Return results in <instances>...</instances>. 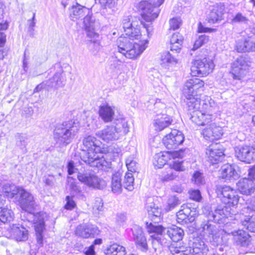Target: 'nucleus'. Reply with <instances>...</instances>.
I'll return each mask as SVG.
<instances>
[{"mask_svg": "<svg viewBox=\"0 0 255 255\" xmlns=\"http://www.w3.org/2000/svg\"><path fill=\"white\" fill-rule=\"evenodd\" d=\"M66 204H65V209L72 210L76 207V204L72 197L66 196Z\"/></svg>", "mask_w": 255, "mask_h": 255, "instance_id": "nucleus-59", "label": "nucleus"}, {"mask_svg": "<svg viewBox=\"0 0 255 255\" xmlns=\"http://www.w3.org/2000/svg\"><path fill=\"white\" fill-rule=\"evenodd\" d=\"M134 180L132 173L128 172L125 176L123 186L127 190L131 191L133 189Z\"/></svg>", "mask_w": 255, "mask_h": 255, "instance_id": "nucleus-46", "label": "nucleus"}, {"mask_svg": "<svg viewBox=\"0 0 255 255\" xmlns=\"http://www.w3.org/2000/svg\"><path fill=\"white\" fill-rule=\"evenodd\" d=\"M106 255H125V248L117 244H114L107 248Z\"/></svg>", "mask_w": 255, "mask_h": 255, "instance_id": "nucleus-40", "label": "nucleus"}, {"mask_svg": "<svg viewBox=\"0 0 255 255\" xmlns=\"http://www.w3.org/2000/svg\"><path fill=\"white\" fill-rule=\"evenodd\" d=\"M139 20L131 16H124L123 28L128 37L121 36L117 40L118 52L128 59L138 57L147 47L148 40L141 34Z\"/></svg>", "mask_w": 255, "mask_h": 255, "instance_id": "nucleus-2", "label": "nucleus"}, {"mask_svg": "<svg viewBox=\"0 0 255 255\" xmlns=\"http://www.w3.org/2000/svg\"><path fill=\"white\" fill-rule=\"evenodd\" d=\"M1 190L3 194L2 195L8 198H12L18 194H19V202L20 207L27 212L28 221L33 222L37 243L42 246L45 224L43 217L40 214H34L35 203L33 196L23 188L9 183L4 184Z\"/></svg>", "mask_w": 255, "mask_h": 255, "instance_id": "nucleus-3", "label": "nucleus"}, {"mask_svg": "<svg viewBox=\"0 0 255 255\" xmlns=\"http://www.w3.org/2000/svg\"><path fill=\"white\" fill-rule=\"evenodd\" d=\"M240 220L245 228L255 233V205L243 207L241 211Z\"/></svg>", "mask_w": 255, "mask_h": 255, "instance_id": "nucleus-11", "label": "nucleus"}, {"mask_svg": "<svg viewBox=\"0 0 255 255\" xmlns=\"http://www.w3.org/2000/svg\"><path fill=\"white\" fill-rule=\"evenodd\" d=\"M214 66L213 61L209 58L196 60L192 62L191 73L194 76H206L212 72Z\"/></svg>", "mask_w": 255, "mask_h": 255, "instance_id": "nucleus-10", "label": "nucleus"}, {"mask_svg": "<svg viewBox=\"0 0 255 255\" xmlns=\"http://www.w3.org/2000/svg\"><path fill=\"white\" fill-rule=\"evenodd\" d=\"M172 122L173 120L169 116L163 113H157L153 122L155 130L161 131L171 125Z\"/></svg>", "mask_w": 255, "mask_h": 255, "instance_id": "nucleus-28", "label": "nucleus"}, {"mask_svg": "<svg viewBox=\"0 0 255 255\" xmlns=\"http://www.w3.org/2000/svg\"><path fill=\"white\" fill-rule=\"evenodd\" d=\"M192 180L194 183L197 185H200L204 183V180L203 179L202 174L199 171H196L193 175Z\"/></svg>", "mask_w": 255, "mask_h": 255, "instance_id": "nucleus-56", "label": "nucleus"}, {"mask_svg": "<svg viewBox=\"0 0 255 255\" xmlns=\"http://www.w3.org/2000/svg\"><path fill=\"white\" fill-rule=\"evenodd\" d=\"M180 203V200L175 195H171L169 196L167 199V204L165 207V210L166 212H169L179 205Z\"/></svg>", "mask_w": 255, "mask_h": 255, "instance_id": "nucleus-44", "label": "nucleus"}, {"mask_svg": "<svg viewBox=\"0 0 255 255\" xmlns=\"http://www.w3.org/2000/svg\"><path fill=\"white\" fill-rule=\"evenodd\" d=\"M123 184L121 183V174L116 172L113 174L111 182V188L113 192L120 194L122 192Z\"/></svg>", "mask_w": 255, "mask_h": 255, "instance_id": "nucleus-39", "label": "nucleus"}, {"mask_svg": "<svg viewBox=\"0 0 255 255\" xmlns=\"http://www.w3.org/2000/svg\"><path fill=\"white\" fill-rule=\"evenodd\" d=\"M100 154H96L90 159L84 160V162L90 166H95L98 168L105 171H108L111 168L112 163L110 160H107Z\"/></svg>", "mask_w": 255, "mask_h": 255, "instance_id": "nucleus-21", "label": "nucleus"}, {"mask_svg": "<svg viewBox=\"0 0 255 255\" xmlns=\"http://www.w3.org/2000/svg\"><path fill=\"white\" fill-rule=\"evenodd\" d=\"M146 229L149 234H153L150 237L152 239L153 248L156 250L157 248L161 244V236L163 233H165L166 228L161 225L146 223Z\"/></svg>", "mask_w": 255, "mask_h": 255, "instance_id": "nucleus-16", "label": "nucleus"}, {"mask_svg": "<svg viewBox=\"0 0 255 255\" xmlns=\"http://www.w3.org/2000/svg\"><path fill=\"white\" fill-rule=\"evenodd\" d=\"M181 23L182 21L180 18L174 17L170 19L169 20L170 29L175 30L178 29L180 27Z\"/></svg>", "mask_w": 255, "mask_h": 255, "instance_id": "nucleus-53", "label": "nucleus"}, {"mask_svg": "<svg viewBox=\"0 0 255 255\" xmlns=\"http://www.w3.org/2000/svg\"><path fill=\"white\" fill-rule=\"evenodd\" d=\"M177 176L176 172L174 171L172 168L168 166L161 173V178L164 181H168L174 179Z\"/></svg>", "mask_w": 255, "mask_h": 255, "instance_id": "nucleus-43", "label": "nucleus"}, {"mask_svg": "<svg viewBox=\"0 0 255 255\" xmlns=\"http://www.w3.org/2000/svg\"><path fill=\"white\" fill-rule=\"evenodd\" d=\"M250 29L253 35L249 36L248 39H245L246 45L248 47H251L250 51H255V24Z\"/></svg>", "mask_w": 255, "mask_h": 255, "instance_id": "nucleus-47", "label": "nucleus"}, {"mask_svg": "<svg viewBox=\"0 0 255 255\" xmlns=\"http://www.w3.org/2000/svg\"><path fill=\"white\" fill-rule=\"evenodd\" d=\"M164 0H143L140 2L138 7L141 10V15L147 23H143L146 29L147 36L150 38L152 35L153 26L151 22L156 18L159 14L158 7L164 2Z\"/></svg>", "mask_w": 255, "mask_h": 255, "instance_id": "nucleus-5", "label": "nucleus"}, {"mask_svg": "<svg viewBox=\"0 0 255 255\" xmlns=\"http://www.w3.org/2000/svg\"><path fill=\"white\" fill-rule=\"evenodd\" d=\"M208 252V246L203 239L200 238L194 239L190 247V253L197 255H207Z\"/></svg>", "mask_w": 255, "mask_h": 255, "instance_id": "nucleus-29", "label": "nucleus"}, {"mask_svg": "<svg viewBox=\"0 0 255 255\" xmlns=\"http://www.w3.org/2000/svg\"><path fill=\"white\" fill-rule=\"evenodd\" d=\"M183 40V36L179 33H174L170 38V42L171 44L182 43Z\"/></svg>", "mask_w": 255, "mask_h": 255, "instance_id": "nucleus-60", "label": "nucleus"}, {"mask_svg": "<svg viewBox=\"0 0 255 255\" xmlns=\"http://www.w3.org/2000/svg\"><path fill=\"white\" fill-rule=\"evenodd\" d=\"M61 74L59 73H56L52 79H50L49 81H47L46 83H42L38 85L34 90V92H38L40 91L42 88H44V86H47L48 87H54L57 88L60 87L62 84V81L61 80Z\"/></svg>", "mask_w": 255, "mask_h": 255, "instance_id": "nucleus-36", "label": "nucleus"}, {"mask_svg": "<svg viewBox=\"0 0 255 255\" xmlns=\"http://www.w3.org/2000/svg\"><path fill=\"white\" fill-rule=\"evenodd\" d=\"M190 197L191 199L199 201L201 199V195L199 190H193L189 192Z\"/></svg>", "mask_w": 255, "mask_h": 255, "instance_id": "nucleus-61", "label": "nucleus"}, {"mask_svg": "<svg viewBox=\"0 0 255 255\" xmlns=\"http://www.w3.org/2000/svg\"><path fill=\"white\" fill-rule=\"evenodd\" d=\"M236 157L240 161L251 163L255 160V149L250 146L243 145L235 148Z\"/></svg>", "mask_w": 255, "mask_h": 255, "instance_id": "nucleus-15", "label": "nucleus"}, {"mask_svg": "<svg viewBox=\"0 0 255 255\" xmlns=\"http://www.w3.org/2000/svg\"><path fill=\"white\" fill-rule=\"evenodd\" d=\"M112 126L115 128V130L118 134H119L120 137L121 136L126 135L129 131V126L128 121L124 118L116 120Z\"/></svg>", "mask_w": 255, "mask_h": 255, "instance_id": "nucleus-34", "label": "nucleus"}, {"mask_svg": "<svg viewBox=\"0 0 255 255\" xmlns=\"http://www.w3.org/2000/svg\"><path fill=\"white\" fill-rule=\"evenodd\" d=\"M248 70V64L245 58L242 57L238 58L233 63L232 70L230 72V77L232 78L231 84L237 88H240Z\"/></svg>", "mask_w": 255, "mask_h": 255, "instance_id": "nucleus-7", "label": "nucleus"}, {"mask_svg": "<svg viewBox=\"0 0 255 255\" xmlns=\"http://www.w3.org/2000/svg\"><path fill=\"white\" fill-rule=\"evenodd\" d=\"M93 208L94 211H102L103 208V202L102 198L100 197H97L95 199Z\"/></svg>", "mask_w": 255, "mask_h": 255, "instance_id": "nucleus-58", "label": "nucleus"}, {"mask_svg": "<svg viewBox=\"0 0 255 255\" xmlns=\"http://www.w3.org/2000/svg\"><path fill=\"white\" fill-rule=\"evenodd\" d=\"M249 177L242 178L236 184L238 190L243 195H250L255 191V181Z\"/></svg>", "mask_w": 255, "mask_h": 255, "instance_id": "nucleus-23", "label": "nucleus"}, {"mask_svg": "<svg viewBox=\"0 0 255 255\" xmlns=\"http://www.w3.org/2000/svg\"><path fill=\"white\" fill-rule=\"evenodd\" d=\"M220 172L221 177L226 181L236 180L240 177V174L235 169V166L229 164L222 166Z\"/></svg>", "mask_w": 255, "mask_h": 255, "instance_id": "nucleus-30", "label": "nucleus"}, {"mask_svg": "<svg viewBox=\"0 0 255 255\" xmlns=\"http://www.w3.org/2000/svg\"><path fill=\"white\" fill-rule=\"evenodd\" d=\"M145 208L148 213L149 217L153 222L158 223L160 221L161 209L154 203L153 197H149L146 199Z\"/></svg>", "mask_w": 255, "mask_h": 255, "instance_id": "nucleus-20", "label": "nucleus"}, {"mask_svg": "<svg viewBox=\"0 0 255 255\" xmlns=\"http://www.w3.org/2000/svg\"><path fill=\"white\" fill-rule=\"evenodd\" d=\"M68 185L70 186L72 190L74 191H79L78 187L77 186L75 179L73 177H68L67 178Z\"/></svg>", "mask_w": 255, "mask_h": 255, "instance_id": "nucleus-64", "label": "nucleus"}, {"mask_svg": "<svg viewBox=\"0 0 255 255\" xmlns=\"http://www.w3.org/2000/svg\"><path fill=\"white\" fill-rule=\"evenodd\" d=\"M99 228L91 224H83L77 227L75 234L83 238H94L100 233Z\"/></svg>", "mask_w": 255, "mask_h": 255, "instance_id": "nucleus-18", "label": "nucleus"}, {"mask_svg": "<svg viewBox=\"0 0 255 255\" xmlns=\"http://www.w3.org/2000/svg\"><path fill=\"white\" fill-rule=\"evenodd\" d=\"M216 193L225 204L234 207L239 202V196L237 191L229 186H218Z\"/></svg>", "mask_w": 255, "mask_h": 255, "instance_id": "nucleus-9", "label": "nucleus"}, {"mask_svg": "<svg viewBox=\"0 0 255 255\" xmlns=\"http://www.w3.org/2000/svg\"><path fill=\"white\" fill-rule=\"evenodd\" d=\"M9 233L11 236L17 242H24L28 238V230L19 224L12 225Z\"/></svg>", "mask_w": 255, "mask_h": 255, "instance_id": "nucleus-27", "label": "nucleus"}, {"mask_svg": "<svg viewBox=\"0 0 255 255\" xmlns=\"http://www.w3.org/2000/svg\"><path fill=\"white\" fill-rule=\"evenodd\" d=\"M14 214L12 211L7 207H2L0 209V221L5 223L10 222L13 220Z\"/></svg>", "mask_w": 255, "mask_h": 255, "instance_id": "nucleus-41", "label": "nucleus"}, {"mask_svg": "<svg viewBox=\"0 0 255 255\" xmlns=\"http://www.w3.org/2000/svg\"><path fill=\"white\" fill-rule=\"evenodd\" d=\"M246 45L245 39L239 41L236 45L237 50L239 52H246L250 51L251 47H248Z\"/></svg>", "mask_w": 255, "mask_h": 255, "instance_id": "nucleus-52", "label": "nucleus"}, {"mask_svg": "<svg viewBox=\"0 0 255 255\" xmlns=\"http://www.w3.org/2000/svg\"><path fill=\"white\" fill-rule=\"evenodd\" d=\"M204 82L198 78L188 80L184 85L183 95L190 113V119L196 125L207 126L202 131L205 138L209 140L220 138L223 134L221 127L217 126L213 121L215 116L212 111L217 107V103L210 97L202 94Z\"/></svg>", "mask_w": 255, "mask_h": 255, "instance_id": "nucleus-1", "label": "nucleus"}, {"mask_svg": "<svg viewBox=\"0 0 255 255\" xmlns=\"http://www.w3.org/2000/svg\"><path fill=\"white\" fill-rule=\"evenodd\" d=\"M165 233L170 239L176 244H173L170 248L172 255H187L186 247L181 245L182 244V240L184 235L183 229L176 226L166 228Z\"/></svg>", "mask_w": 255, "mask_h": 255, "instance_id": "nucleus-6", "label": "nucleus"}, {"mask_svg": "<svg viewBox=\"0 0 255 255\" xmlns=\"http://www.w3.org/2000/svg\"><path fill=\"white\" fill-rule=\"evenodd\" d=\"M181 208L182 209L177 213V221L180 224H183L188 221V217L190 216L194 217L196 214L195 211L193 212L190 209V207L188 205H183Z\"/></svg>", "mask_w": 255, "mask_h": 255, "instance_id": "nucleus-31", "label": "nucleus"}, {"mask_svg": "<svg viewBox=\"0 0 255 255\" xmlns=\"http://www.w3.org/2000/svg\"><path fill=\"white\" fill-rule=\"evenodd\" d=\"M80 127L77 119H73L65 125V145L71 143L75 138Z\"/></svg>", "mask_w": 255, "mask_h": 255, "instance_id": "nucleus-24", "label": "nucleus"}, {"mask_svg": "<svg viewBox=\"0 0 255 255\" xmlns=\"http://www.w3.org/2000/svg\"><path fill=\"white\" fill-rule=\"evenodd\" d=\"M161 64L163 67L173 70L178 63V60L174 57L169 52L162 53L161 57Z\"/></svg>", "mask_w": 255, "mask_h": 255, "instance_id": "nucleus-33", "label": "nucleus"}, {"mask_svg": "<svg viewBox=\"0 0 255 255\" xmlns=\"http://www.w3.org/2000/svg\"><path fill=\"white\" fill-rule=\"evenodd\" d=\"M95 1L98 2L103 9L111 8L115 4L114 0H95Z\"/></svg>", "mask_w": 255, "mask_h": 255, "instance_id": "nucleus-55", "label": "nucleus"}, {"mask_svg": "<svg viewBox=\"0 0 255 255\" xmlns=\"http://www.w3.org/2000/svg\"><path fill=\"white\" fill-rule=\"evenodd\" d=\"M228 234H232L234 236V240L238 245L245 247L249 245L250 242L249 235L243 230L234 231L227 233Z\"/></svg>", "mask_w": 255, "mask_h": 255, "instance_id": "nucleus-32", "label": "nucleus"}, {"mask_svg": "<svg viewBox=\"0 0 255 255\" xmlns=\"http://www.w3.org/2000/svg\"><path fill=\"white\" fill-rule=\"evenodd\" d=\"M95 26L93 28H89L86 30L87 35L91 39L88 42V47L90 51L96 55L101 49L102 46L100 42L99 35L95 32Z\"/></svg>", "mask_w": 255, "mask_h": 255, "instance_id": "nucleus-19", "label": "nucleus"}, {"mask_svg": "<svg viewBox=\"0 0 255 255\" xmlns=\"http://www.w3.org/2000/svg\"><path fill=\"white\" fill-rule=\"evenodd\" d=\"M6 41V35L3 32H0V59L3 57L2 47L4 46Z\"/></svg>", "mask_w": 255, "mask_h": 255, "instance_id": "nucleus-63", "label": "nucleus"}, {"mask_svg": "<svg viewBox=\"0 0 255 255\" xmlns=\"http://www.w3.org/2000/svg\"><path fill=\"white\" fill-rule=\"evenodd\" d=\"M184 141L183 133L177 129H172L171 132L163 138V143L166 148L175 149Z\"/></svg>", "mask_w": 255, "mask_h": 255, "instance_id": "nucleus-12", "label": "nucleus"}, {"mask_svg": "<svg viewBox=\"0 0 255 255\" xmlns=\"http://www.w3.org/2000/svg\"><path fill=\"white\" fill-rule=\"evenodd\" d=\"M70 17L73 21L83 18L85 30L93 28L94 26V21L92 17L91 10L78 3L76 5L73 6L70 9Z\"/></svg>", "mask_w": 255, "mask_h": 255, "instance_id": "nucleus-8", "label": "nucleus"}, {"mask_svg": "<svg viewBox=\"0 0 255 255\" xmlns=\"http://www.w3.org/2000/svg\"><path fill=\"white\" fill-rule=\"evenodd\" d=\"M126 164L129 171L135 172L137 167V162L134 159L133 156H129L126 160Z\"/></svg>", "mask_w": 255, "mask_h": 255, "instance_id": "nucleus-49", "label": "nucleus"}, {"mask_svg": "<svg viewBox=\"0 0 255 255\" xmlns=\"http://www.w3.org/2000/svg\"><path fill=\"white\" fill-rule=\"evenodd\" d=\"M231 206L229 204L220 205L214 212L210 211L208 214L204 213L202 216L199 231L203 236L207 237L214 246H218L222 243L219 231L215 223L228 224L226 220L234 213Z\"/></svg>", "mask_w": 255, "mask_h": 255, "instance_id": "nucleus-4", "label": "nucleus"}, {"mask_svg": "<svg viewBox=\"0 0 255 255\" xmlns=\"http://www.w3.org/2000/svg\"><path fill=\"white\" fill-rule=\"evenodd\" d=\"M209 40V37L208 36L205 34H202L200 35L198 38L195 40L193 47L192 48L193 50H195L202 46L204 44L207 43Z\"/></svg>", "mask_w": 255, "mask_h": 255, "instance_id": "nucleus-48", "label": "nucleus"}, {"mask_svg": "<svg viewBox=\"0 0 255 255\" xmlns=\"http://www.w3.org/2000/svg\"><path fill=\"white\" fill-rule=\"evenodd\" d=\"M169 151L160 152L154 156L153 163L155 168H160L163 167L169 158Z\"/></svg>", "mask_w": 255, "mask_h": 255, "instance_id": "nucleus-38", "label": "nucleus"}, {"mask_svg": "<svg viewBox=\"0 0 255 255\" xmlns=\"http://www.w3.org/2000/svg\"><path fill=\"white\" fill-rule=\"evenodd\" d=\"M64 123L57 124L54 130V137L56 142L62 141L64 136Z\"/></svg>", "mask_w": 255, "mask_h": 255, "instance_id": "nucleus-45", "label": "nucleus"}, {"mask_svg": "<svg viewBox=\"0 0 255 255\" xmlns=\"http://www.w3.org/2000/svg\"><path fill=\"white\" fill-rule=\"evenodd\" d=\"M96 135L106 142L114 141L120 138L115 128L112 125L107 126L103 129L97 131Z\"/></svg>", "mask_w": 255, "mask_h": 255, "instance_id": "nucleus-25", "label": "nucleus"}, {"mask_svg": "<svg viewBox=\"0 0 255 255\" xmlns=\"http://www.w3.org/2000/svg\"><path fill=\"white\" fill-rule=\"evenodd\" d=\"M115 107H111L108 104L100 107L99 114L102 120L106 123L112 121L115 114Z\"/></svg>", "mask_w": 255, "mask_h": 255, "instance_id": "nucleus-37", "label": "nucleus"}, {"mask_svg": "<svg viewBox=\"0 0 255 255\" xmlns=\"http://www.w3.org/2000/svg\"><path fill=\"white\" fill-rule=\"evenodd\" d=\"M225 6L222 3H217L210 7V13L208 14V21L211 23H216L223 19Z\"/></svg>", "mask_w": 255, "mask_h": 255, "instance_id": "nucleus-22", "label": "nucleus"}, {"mask_svg": "<svg viewBox=\"0 0 255 255\" xmlns=\"http://www.w3.org/2000/svg\"><path fill=\"white\" fill-rule=\"evenodd\" d=\"M220 145L216 144L209 146L206 150L209 161L212 164L221 162L224 158L225 154L223 150L219 148Z\"/></svg>", "mask_w": 255, "mask_h": 255, "instance_id": "nucleus-26", "label": "nucleus"}, {"mask_svg": "<svg viewBox=\"0 0 255 255\" xmlns=\"http://www.w3.org/2000/svg\"><path fill=\"white\" fill-rule=\"evenodd\" d=\"M67 171L69 175H72L75 173H79L78 169L76 168L73 161H70L67 164Z\"/></svg>", "mask_w": 255, "mask_h": 255, "instance_id": "nucleus-62", "label": "nucleus"}, {"mask_svg": "<svg viewBox=\"0 0 255 255\" xmlns=\"http://www.w3.org/2000/svg\"><path fill=\"white\" fill-rule=\"evenodd\" d=\"M169 168H172L174 171L177 172L184 170V167L182 165V161L179 160H175L171 162L169 165H167Z\"/></svg>", "mask_w": 255, "mask_h": 255, "instance_id": "nucleus-50", "label": "nucleus"}, {"mask_svg": "<svg viewBox=\"0 0 255 255\" xmlns=\"http://www.w3.org/2000/svg\"><path fill=\"white\" fill-rule=\"evenodd\" d=\"M85 150H87V158L90 159L96 154H101L102 145L101 142L95 137L89 135L85 137L83 141Z\"/></svg>", "mask_w": 255, "mask_h": 255, "instance_id": "nucleus-13", "label": "nucleus"}, {"mask_svg": "<svg viewBox=\"0 0 255 255\" xmlns=\"http://www.w3.org/2000/svg\"><path fill=\"white\" fill-rule=\"evenodd\" d=\"M77 178L80 181L94 188L102 189L106 186L105 180L91 173L79 172Z\"/></svg>", "mask_w": 255, "mask_h": 255, "instance_id": "nucleus-14", "label": "nucleus"}, {"mask_svg": "<svg viewBox=\"0 0 255 255\" xmlns=\"http://www.w3.org/2000/svg\"><path fill=\"white\" fill-rule=\"evenodd\" d=\"M26 137L24 135H19L16 142L17 146L22 150L23 153L26 152V145L27 144Z\"/></svg>", "mask_w": 255, "mask_h": 255, "instance_id": "nucleus-51", "label": "nucleus"}, {"mask_svg": "<svg viewBox=\"0 0 255 255\" xmlns=\"http://www.w3.org/2000/svg\"><path fill=\"white\" fill-rule=\"evenodd\" d=\"M121 63L122 61L118 59L117 56H113L111 57L109 61V67L107 69V72L112 78L117 77L120 71V66Z\"/></svg>", "mask_w": 255, "mask_h": 255, "instance_id": "nucleus-35", "label": "nucleus"}, {"mask_svg": "<svg viewBox=\"0 0 255 255\" xmlns=\"http://www.w3.org/2000/svg\"><path fill=\"white\" fill-rule=\"evenodd\" d=\"M131 230L136 247L142 252H146L148 250V245L142 228L139 226L134 225L132 226Z\"/></svg>", "mask_w": 255, "mask_h": 255, "instance_id": "nucleus-17", "label": "nucleus"}, {"mask_svg": "<svg viewBox=\"0 0 255 255\" xmlns=\"http://www.w3.org/2000/svg\"><path fill=\"white\" fill-rule=\"evenodd\" d=\"M165 105L161 102L160 100H157L155 103L154 104V109L153 111L154 113H162V110L165 109Z\"/></svg>", "mask_w": 255, "mask_h": 255, "instance_id": "nucleus-57", "label": "nucleus"}, {"mask_svg": "<svg viewBox=\"0 0 255 255\" xmlns=\"http://www.w3.org/2000/svg\"><path fill=\"white\" fill-rule=\"evenodd\" d=\"M121 149L117 145H112L111 146H107L103 145L102 153H111L114 157L118 156L121 153Z\"/></svg>", "mask_w": 255, "mask_h": 255, "instance_id": "nucleus-42", "label": "nucleus"}, {"mask_svg": "<svg viewBox=\"0 0 255 255\" xmlns=\"http://www.w3.org/2000/svg\"><path fill=\"white\" fill-rule=\"evenodd\" d=\"M249 21L248 18L243 15L241 12L237 13L233 18L232 21V23H247Z\"/></svg>", "mask_w": 255, "mask_h": 255, "instance_id": "nucleus-54", "label": "nucleus"}]
</instances>
